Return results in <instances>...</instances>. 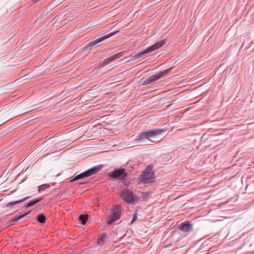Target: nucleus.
Here are the masks:
<instances>
[{
  "instance_id": "obj_1",
  "label": "nucleus",
  "mask_w": 254,
  "mask_h": 254,
  "mask_svg": "<svg viewBox=\"0 0 254 254\" xmlns=\"http://www.w3.org/2000/svg\"><path fill=\"white\" fill-rule=\"evenodd\" d=\"M161 132L162 130L160 129L152 130L142 132L137 136L136 139V142L142 145L149 144L150 139L154 138Z\"/></svg>"
},
{
  "instance_id": "obj_2",
  "label": "nucleus",
  "mask_w": 254,
  "mask_h": 254,
  "mask_svg": "<svg viewBox=\"0 0 254 254\" xmlns=\"http://www.w3.org/2000/svg\"><path fill=\"white\" fill-rule=\"evenodd\" d=\"M121 197L128 203H133L139 200V198L128 189L123 190Z\"/></svg>"
},
{
  "instance_id": "obj_3",
  "label": "nucleus",
  "mask_w": 254,
  "mask_h": 254,
  "mask_svg": "<svg viewBox=\"0 0 254 254\" xmlns=\"http://www.w3.org/2000/svg\"><path fill=\"white\" fill-rule=\"evenodd\" d=\"M101 168H102V167L100 166L94 167L85 171L84 172L81 173L79 175H77L73 179H72L70 181V182L75 181L77 180L93 175L97 173L98 172H99L100 171V170L101 169Z\"/></svg>"
},
{
  "instance_id": "obj_4",
  "label": "nucleus",
  "mask_w": 254,
  "mask_h": 254,
  "mask_svg": "<svg viewBox=\"0 0 254 254\" xmlns=\"http://www.w3.org/2000/svg\"><path fill=\"white\" fill-rule=\"evenodd\" d=\"M154 176L152 168L150 167H147L140 177L141 181L144 184H147L152 182Z\"/></svg>"
},
{
  "instance_id": "obj_5",
  "label": "nucleus",
  "mask_w": 254,
  "mask_h": 254,
  "mask_svg": "<svg viewBox=\"0 0 254 254\" xmlns=\"http://www.w3.org/2000/svg\"><path fill=\"white\" fill-rule=\"evenodd\" d=\"M171 69H172L171 68L167 69L165 70L164 71H160V72H158L157 74H156L155 75H153L149 76L144 81V84H150L153 82H154V81L158 80L161 77H162L163 75L169 73Z\"/></svg>"
},
{
  "instance_id": "obj_6",
  "label": "nucleus",
  "mask_w": 254,
  "mask_h": 254,
  "mask_svg": "<svg viewBox=\"0 0 254 254\" xmlns=\"http://www.w3.org/2000/svg\"><path fill=\"white\" fill-rule=\"evenodd\" d=\"M121 207L120 206H116L113 210L112 214L109 217L107 224H111L113 222L119 219L121 215Z\"/></svg>"
},
{
  "instance_id": "obj_7",
  "label": "nucleus",
  "mask_w": 254,
  "mask_h": 254,
  "mask_svg": "<svg viewBox=\"0 0 254 254\" xmlns=\"http://www.w3.org/2000/svg\"><path fill=\"white\" fill-rule=\"evenodd\" d=\"M127 174L123 168L115 170L110 173L109 176L113 179H124Z\"/></svg>"
},
{
  "instance_id": "obj_8",
  "label": "nucleus",
  "mask_w": 254,
  "mask_h": 254,
  "mask_svg": "<svg viewBox=\"0 0 254 254\" xmlns=\"http://www.w3.org/2000/svg\"><path fill=\"white\" fill-rule=\"evenodd\" d=\"M166 40L164 39L161 41L155 43L153 45L146 48V50L148 51V53H151L155 51V50L161 48V47L163 46L166 44Z\"/></svg>"
},
{
  "instance_id": "obj_9",
  "label": "nucleus",
  "mask_w": 254,
  "mask_h": 254,
  "mask_svg": "<svg viewBox=\"0 0 254 254\" xmlns=\"http://www.w3.org/2000/svg\"><path fill=\"white\" fill-rule=\"evenodd\" d=\"M106 39V37H105L104 36H103L101 38H98L94 41H91L88 44V45H87V46L85 48L87 50H90L93 47H94L95 46H99V44L100 43H101V42L103 41L104 40H105Z\"/></svg>"
},
{
  "instance_id": "obj_10",
  "label": "nucleus",
  "mask_w": 254,
  "mask_h": 254,
  "mask_svg": "<svg viewBox=\"0 0 254 254\" xmlns=\"http://www.w3.org/2000/svg\"><path fill=\"white\" fill-rule=\"evenodd\" d=\"M192 224L187 223H184L182 224L181 227L180 229L184 232L190 231L192 230Z\"/></svg>"
},
{
  "instance_id": "obj_11",
  "label": "nucleus",
  "mask_w": 254,
  "mask_h": 254,
  "mask_svg": "<svg viewBox=\"0 0 254 254\" xmlns=\"http://www.w3.org/2000/svg\"><path fill=\"white\" fill-rule=\"evenodd\" d=\"M148 51H147L146 49H145V50H144L143 51H142L141 52H139V53L134 54L132 56V58L134 60H135L140 57L144 56L145 54H148Z\"/></svg>"
},
{
  "instance_id": "obj_12",
  "label": "nucleus",
  "mask_w": 254,
  "mask_h": 254,
  "mask_svg": "<svg viewBox=\"0 0 254 254\" xmlns=\"http://www.w3.org/2000/svg\"><path fill=\"white\" fill-rule=\"evenodd\" d=\"M120 57H121L120 53L115 54V55H113V56L105 59L104 61V63L106 64H108L110 62L112 61L113 60H114L115 59H117L119 58Z\"/></svg>"
},
{
  "instance_id": "obj_13",
  "label": "nucleus",
  "mask_w": 254,
  "mask_h": 254,
  "mask_svg": "<svg viewBox=\"0 0 254 254\" xmlns=\"http://www.w3.org/2000/svg\"><path fill=\"white\" fill-rule=\"evenodd\" d=\"M28 197H26V198H24L22 199H20V200H16V201H12V202H9L7 204H6V207H12V206L17 204V203H20V202H23V201H24L25 200H26V199H27Z\"/></svg>"
},
{
  "instance_id": "obj_14",
  "label": "nucleus",
  "mask_w": 254,
  "mask_h": 254,
  "mask_svg": "<svg viewBox=\"0 0 254 254\" xmlns=\"http://www.w3.org/2000/svg\"><path fill=\"white\" fill-rule=\"evenodd\" d=\"M88 218V215L87 214H81L79 217V220L81 221L82 224L84 225L87 221Z\"/></svg>"
},
{
  "instance_id": "obj_15",
  "label": "nucleus",
  "mask_w": 254,
  "mask_h": 254,
  "mask_svg": "<svg viewBox=\"0 0 254 254\" xmlns=\"http://www.w3.org/2000/svg\"><path fill=\"white\" fill-rule=\"evenodd\" d=\"M37 220L41 223H44L46 220L45 216L41 214H38L37 215Z\"/></svg>"
},
{
  "instance_id": "obj_16",
  "label": "nucleus",
  "mask_w": 254,
  "mask_h": 254,
  "mask_svg": "<svg viewBox=\"0 0 254 254\" xmlns=\"http://www.w3.org/2000/svg\"><path fill=\"white\" fill-rule=\"evenodd\" d=\"M42 199V198H38V199H34L31 201H30L27 205V206L28 207H30V206H31L34 204H35L36 203L39 202V201H40Z\"/></svg>"
},
{
  "instance_id": "obj_17",
  "label": "nucleus",
  "mask_w": 254,
  "mask_h": 254,
  "mask_svg": "<svg viewBox=\"0 0 254 254\" xmlns=\"http://www.w3.org/2000/svg\"><path fill=\"white\" fill-rule=\"evenodd\" d=\"M106 235L103 234L97 240V243L98 245L101 244L104 241Z\"/></svg>"
},
{
  "instance_id": "obj_18",
  "label": "nucleus",
  "mask_w": 254,
  "mask_h": 254,
  "mask_svg": "<svg viewBox=\"0 0 254 254\" xmlns=\"http://www.w3.org/2000/svg\"><path fill=\"white\" fill-rule=\"evenodd\" d=\"M141 198L143 200H146L147 197L150 194L149 192H140Z\"/></svg>"
},
{
  "instance_id": "obj_19",
  "label": "nucleus",
  "mask_w": 254,
  "mask_h": 254,
  "mask_svg": "<svg viewBox=\"0 0 254 254\" xmlns=\"http://www.w3.org/2000/svg\"><path fill=\"white\" fill-rule=\"evenodd\" d=\"M49 187L50 186L49 185H41L40 187H39L38 191L39 192H40L42 190H44V188H49Z\"/></svg>"
},
{
  "instance_id": "obj_20",
  "label": "nucleus",
  "mask_w": 254,
  "mask_h": 254,
  "mask_svg": "<svg viewBox=\"0 0 254 254\" xmlns=\"http://www.w3.org/2000/svg\"><path fill=\"white\" fill-rule=\"evenodd\" d=\"M119 32V31H115V32H112L111 33H109V34L105 36V37H106V39L115 35V34H116L117 33H118Z\"/></svg>"
},
{
  "instance_id": "obj_21",
  "label": "nucleus",
  "mask_w": 254,
  "mask_h": 254,
  "mask_svg": "<svg viewBox=\"0 0 254 254\" xmlns=\"http://www.w3.org/2000/svg\"><path fill=\"white\" fill-rule=\"evenodd\" d=\"M136 216L135 215H134L133 218L132 220V221L130 222V224H132L136 220Z\"/></svg>"
}]
</instances>
